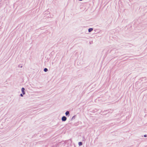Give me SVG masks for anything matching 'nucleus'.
Here are the masks:
<instances>
[{"label": "nucleus", "instance_id": "1", "mask_svg": "<svg viewBox=\"0 0 147 147\" xmlns=\"http://www.w3.org/2000/svg\"><path fill=\"white\" fill-rule=\"evenodd\" d=\"M44 17L45 19L47 18H51V16L50 14V12L48 10L46 11L44 13Z\"/></svg>", "mask_w": 147, "mask_h": 147}, {"label": "nucleus", "instance_id": "2", "mask_svg": "<svg viewBox=\"0 0 147 147\" xmlns=\"http://www.w3.org/2000/svg\"><path fill=\"white\" fill-rule=\"evenodd\" d=\"M61 120L63 121H65L67 120V118L65 116H63L62 117Z\"/></svg>", "mask_w": 147, "mask_h": 147}, {"label": "nucleus", "instance_id": "3", "mask_svg": "<svg viewBox=\"0 0 147 147\" xmlns=\"http://www.w3.org/2000/svg\"><path fill=\"white\" fill-rule=\"evenodd\" d=\"M25 89L23 87L22 88V89H21L22 92L23 94L24 95L25 94Z\"/></svg>", "mask_w": 147, "mask_h": 147}, {"label": "nucleus", "instance_id": "4", "mask_svg": "<svg viewBox=\"0 0 147 147\" xmlns=\"http://www.w3.org/2000/svg\"><path fill=\"white\" fill-rule=\"evenodd\" d=\"M65 114L66 116H69V112L68 111H67L65 113Z\"/></svg>", "mask_w": 147, "mask_h": 147}, {"label": "nucleus", "instance_id": "5", "mask_svg": "<svg viewBox=\"0 0 147 147\" xmlns=\"http://www.w3.org/2000/svg\"><path fill=\"white\" fill-rule=\"evenodd\" d=\"M93 30V28H89L88 30V31L89 32H91V31H92Z\"/></svg>", "mask_w": 147, "mask_h": 147}, {"label": "nucleus", "instance_id": "6", "mask_svg": "<svg viewBox=\"0 0 147 147\" xmlns=\"http://www.w3.org/2000/svg\"><path fill=\"white\" fill-rule=\"evenodd\" d=\"M78 145L80 146L82 145V142H78Z\"/></svg>", "mask_w": 147, "mask_h": 147}, {"label": "nucleus", "instance_id": "7", "mask_svg": "<svg viewBox=\"0 0 147 147\" xmlns=\"http://www.w3.org/2000/svg\"><path fill=\"white\" fill-rule=\"evenodd\" d=\"M48 71V69L47 68H45L44 69V71L45 72H47V71Z\"/></svg>", "mask_w": 147, "mask_h": 147}, {"label": "nucleus", "instance_id": "8", "mask_svg": "<svg viewBox=\"0 0 147 147\" xmlns=\"http://www.w3.org/2000/svg\"><path fill=\"white\" fill-rule=\"evenodd\" d=\"M75 118V115H74V116H73L71 118V120L73 119H74Z\"/></svg>", "mask_w": 147, "mask_h": 147}, {"label": "nucleus", "instance_id": "9", "mask_svg": "<svg viewBox=\"0 0 147 147\" xmlns=\"http://www.w3.org/2000/svg\"><path fill=\"white\" fill-rule=\"evenodd\" d=\"M18 67L22 68V66L21 65H19L18 66Z\"/></svg>", "mask_w": 147, "mask_h": 147}, {"label": "nucleus", "instance_id": "10", "mask_svg": "<svg viewBox=\"0 0 147 147\" xmlns=\"http://www.w3.org/2000/svg\"><path fill=\"white\" fill-rule=\"evenodd\" d=\"M86 140V139L84 136L83 137V141H85Z\"/></svg>", "mask_w": 147, "mask_h": 147}, {"label": "nucleus", "instance_id": "11", "mask_svg": "<svg viewBox=\"0 0 147 147\" xmlns=\"http://www.w3.org/2000/svg\"><path fill=\"white\" fill-rule=\"evenodd\" d=\"M23 94H20V96L21 97H23Z\"/></svg>", "mask_w": 147, "mask_h": 147}, {"label": "nucleus", "instance_id": "12", "mask_svg": "<svg viewBox=\"0 0 147 147\" xmlns=\"http://www.w3.org/2000/svg\"><path fill=\"white\" fill-rule=\"evenodd\" d=\"M144 137H147V135H146V134H145V135H144Z\"/></svg>", "mask_w": 147, "mask_h": 147}, {"label": "nucleus", "instance_id": "13", "mask_svg": "<svg viewBox=\"0 0 147 147\" xmlns=\"http://www.w3.org/2000/svg\"><path fill=\"white\" fill-rule=\"evenodd\" d=\"M111 51H112V50H110V51H109V50L108 49V52H111Z\"/></svg>", "mask_w": 147, "mask_h": 147}, {"label": "nucleus", "instance_id": "14", "mask_svg": "<svg viewBox=\"0 0 147 147\" xmlns=\"http://www.w3.org/2000/svg\"><path fill=\"white\" fill-rule=\"evenodd\" d=\"M79 1H82V0H79Z\"/></svg>", "mask_w": 147, "mask_h": 147}]
</instances>
